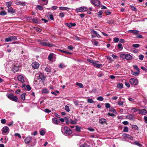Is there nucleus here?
<instances>
[{"label": "nucleus", "mask_w": 147, "mask_h": 147, "mask_svg": "<svg viewBox=\"0 0 147 147\" xmlns=\"http://www.w3.org/2000/svg\"><path fill=\"white\" fill-rule=\"evenodd\" d=\"M105 107L106 108L108 109V108H110V105L109 103H106L105 104Z\"/></svg>", "instance_id": "obj_50"}, {"label": "nucleus", "mask_w": 147, "mask_h": 147, "mask_svg": "<svg viewBox=\"0 0 147 147\" xmlns=\"http://www.w3.org/2000/svg\"><path fill=\"white\" fill-rule=\"evenodd\" d=\"M131 144H134L138 146H139L140 147H142V145L141 144L139 143L137 141H134V143H131Z\"/></svg>", "instance_id": "obj_25"}, {"label": "nucleus", "mask_w": 147, "mask_h": 147, "mask_svg": "<svg viewBox=\"0 0 147 147\" xmlns=\"http://www.w3.org/2000/svg\"><path fill=\"white\" fill-rule=\"evenodd\" d=\"M45 78L46 77H45L42 73H39V75L38 77V79H40L43 82Z\"/></svg>", "instance_id": "obj_13"}, {"label": "nucleus", "mask_w": 147, "mask_h": 147, "mask_svg": "<svg viewBox=\"0 0 147 147\" xmlns=\"http://www.w3.org/2000/svg\"><path fill=\"white\" fill-rule=\"evenodd\" d=\"M73 38L74 40H80V38L76 36H75L73 37Z\"/></svg>", "instance_id": "obj_55"}, {"label": "nucleus", "mask_w": 147, "mask_h": 147, "mask_svg": "<svg viewBox=\"0 0 147 147\" xmlns=\"http://www.w3.org/2000/svg\"><path fill=\"white\" fill-rule=\"evenodd\" d=\"M65 110L67 112H69V107L67 105H65Z\"/></svg>", "instance_id": "obj_46"}, {"label": "nucleus", "mask_w": 147, "mask_h": 147, "mask_svg": "<svg viewBox=\"0 0 147 147\" xmlns=\"http://www.w3.org/2000/svg\"><path fill=\"white\" fill-rule=\"evenodd\" d=\"M32 139V137L31 136H29L27 137L25 139L24 141L26 143L28 144L31 141Z\"/></svg>", "instance_id": "obj_11"}, {"label": "nucleus", "mask_w": 147, "mask_h": 147, "mask_svg": "<svg viewBox=\"0 0 147 147\" xmlns=\"http://www.w3.org/2000/svg\"><path fill=\"white\" fill-rule=\"evenodd\" d=\"M16 4L18 5H19L22 6L26 5V4L24 2H21L20 1H18L16 2Z\"/></svg>", "instance_id": "obj_20"}, {"label": "nucleus", "mask_w": 147, "mask_h": 147, "mask_svg": "<svg viewBox=\"0 0 147 147\" xmlns=\"http://www.w3.org/2000/svg\"><path fill=\"white\" fill-rule=\"evenodd\" d=\"M97 100L100 101H102L103 100V98L102 96H99L97 98Z\"/></svg>", "instance_id": "obj_39"}, {"label": "nucleus", "mask_w": 147, "mask_h": 147, "mask_svg": "<svg viewBox=\"0 0 147 147\" xmlns=\"http://www.w3.org/2000/svg\"><path fill=\"white\" fill-rule=\"evenodd\" d=\"M144 57V55H140L139 56V59L141 60H142L143 59Z\"/></svg>", "instance_id": "obj_63"}, {"label": "nucleus", "mask_w": 147, "mask_h": 147, "mask_svg": "<svg viewBox=\"0 0 147 147\" xmlns=\"http://www.w3.org/2000/svg\"><path fill=\"white\" fill-rule=\"evenodd\" d=\"M61 131L62 133L64 135L70 134L72 133V131L67 127H62Z\"/></svg>", "instance_id": "obj_1"}, {"label": "nucleus", "mask_w": 147, "mask_h": 147, "mask_svg": "<svg viewBox=\"0 0 147 147\" xmlns=\"http://www.w3.org/2000/svg\"><path fill=\"white\" fill-rule=\"evenodd\" d=\"M140 46V45L138 44H134L132 45V47L134 48H138Z\"/></svg>", "instance_id": "obj_34"}, {"label": "nucleus", "mask_w": 147, "mask_h": 147, "mask_svg": "<svg viewBox=\"0 0 147 147\" xmlns=\"http://www.w3.org/2000/svg\"><path fill=\"white\" fill-rule=\"evenodd\" d=\"M117 87L118 88H121L123 87V84L121 83L117 84Z\"/></svg>", "instance_id": "obj_37"}, {"label": "nucleus", "mask_w": 147, "mask_h": 147, "mask_svg": "<svg viewBox=\"0 0 147 147\" xmlns=\"http://www.w3.org/2000/svg\"><path fill=\"white\" fill-rule=\"evenodd\" d=\"M32 21L34 23H38V20L35 18H33L32 19Z\"/></svg>", "instance_id": "obj_45"}, {"label": "nucleus", "mask_w": 147, "mask_h": 147, "mask_svg": "<svg viewBox=\"0 0 147 147\" xmlns=\"http://www.w3.org/2000/svg\"><path fill=\"white\" fill-rule=\"evenodd\" d=\"M37 7L38 8V9L40 10H42L43 9V7H42L38 5L37 6Z\"/></svg>", "instance_id": "obj_56"}, {"label": "nucleus", "mask_w": 147, "mask_h": 147, "mask_svg": "<svg viewBox=\"0 0 147 147\" xmlns=\"http://www.w3.org/2000/svg\"><path fill=\"white\" fill-rule=\"evenodd\" d=\"M32 66L34 69H36L39 67V65L38 63L34 62L32 63Z\"/></svg>", "instance_id": "obj_10"}, {"label": "nucleus", "mask_w": 147, "mask_h": 147, "mask_svg": "<svg viewBox=\"0 0 147 147\" xmlns=\"http://www.w3.org/2000/svg\"><path fill=\"white\" fill-rule=\"evenodd\" d=\"M114 22V21L113 20H108L107 22V23H108L109 24H113Z\"/></svg>", "instance_id": "obj_57"}, {"label": "nucleus", "mask_w": 147, "mask_h": 147, "mask_svg": "<svg viewBox=\"0 0 147 147\" xmlns=\"http://www.w3.org/2000/svg\"><path fill=\"white\" fill-rule=\"evenodd\" d=\"M87 101L88 102L90 103H94L95 102L91 98H89L88 99Z\"/></svg>", "instance_id": "obj_33"}, {"label": "nucleus", "mask_w": 147, "mask_h": 147, "mask_svg": "<svg viewBox=\"0 0 147 147\" xmlns=\"http://www.w3.org/2000/svg\"><path fill=\"white\" fill-rule=\"evenodd\" d=\"M126 56V54H123L120 55V57L122 59H125Z\"/></svg>", "instance_id": "obj_61"}, {"label": "nucleus", "mask_w": 147, "mask_h": 147, "mask_svg": "<svg viewBox=\"0 0 147 147\" xmlns=\"http://www.w3.org/2000/svg\"><path fill=\"white\" fill-rule=\"evenodd\" d=\"M76 130L78 131V132H80V130L81 129V127L80 126H79L78 125L76 126Z\"/></svg>", "instance_id": "obj_29"}, {"label": "nucleus", "mask_w": 147, "mask_h": 147, "mask_svg": "<svg viewBox=\"0 0 147 147\" xmlns=\"http://www.w3.org/2000/svg\"><path fill=\"white\" fill-rule=\"evenodd\" d=\"M139 109H135L134 108H133L131 109V110L134 111V112H135L138 111H139Z\"/></svg>", "instance_id": "obj_58"}, {"label": "nucleus", "mask_w": 147, "mask_h": 147, "mask_svg": "<svg viewBox=\"0 0 147 147\" xmlns=\"http://www.w3.org/2000/svg\"><path fill=\"white\" fill-rule=\"evenodd\" d=\"M129 7L131 8V9L134 11H137V9L135 7L132 6V5H130Z\"/></svg>", "instance_id": "obj_43"}, {"label": "nucleus", "mask_w": 147, "mask_h": 147, "mask_svg": "<svg viewBox=\"0 0 147 147\" xmlns=\"http://www.w3.org/2000/svg\"><path fill=\"white\" fill-rule=\"evenodd\" d=\"M74 103L76 106H78L79 103V101L77 100H74Z\"/></svg>", "instance_id": "obj_49"}, {"label": "nucleus", "mask_w": 147, "mask_h": 147, "mask_svg": "<svg viewBox=\"0 0 147 147\" xmlns=\"http://www.w3.org/2000/svg\"><path fill=\"white\" fill-rule=\"evenodd\" d=\"M26 95V93H24L22 94L21 96V99L22 100H24L25 98V96Z\"/></svg>", "instance_id": "obj_27"}, {"label": "nucleus", "mask_w": 147, "mask_h": 147, "mask_svg": "<svg viewBox=\"0 0 147 147\" xmlns=\"http://www.w3.org/2000/svg\"><path fill=\"white\" fill-rule=\"evenodd\" d=\"M39 44L44 46H47L50 47L54 46L53 44L52 43L50 42H45L42 41H40Z\"/></svg>", "instance_id": "obj_4"}, {"label": "nucleus", "mask_w": 147, "mask_h": 147, "mask_svg": "<svg viewBox=\"0 0 147 147\" xmlns=\"http://www.w3.org/2000/svg\"><path fill=\"white\" fill-rule=\"evenodd\" d=\"M106 122V120L105 119L102 118L99 119V123L102 125L105 123Z\"/></svg>", "instance_id": "obj_23"}, {"label": "nucleus", "mask_w": 147, "mask_h": 147, "mask_svg": "<svg viewBox=\"0 0 147 147\" xmlns=\"http://www.w3.org/2000/svg\"><path fill=\"white\" fill-rule=\"evenodd\" d=\"M109 111H110L113 112V113H116V111L113 108H111L109 109Z\"/></svg>", "instance_id": "obj_47"}, {"label": "nucleus", "mask_w": 147, "mask_h": 147, "mask_svg": "<svg viewBox=\"0 0 147 147\" xmlns=\"http://www.w3.org/2000/svg\"><path fill=\"white\" fill-rule=\"evenodd\" d=\"M18 80L20 81L22 83L24 82V77L22 75H19L17 77Z\"/></svg>", "instance_id": "obj_15"}, {"label": "nucleus", "mask_w": 147, "mask_h": 147, "mask_svg": "<svg viewBox=\"0 0 147 147\" xmlns=\"http://www.w3.org/2000/svg\"><path fill=\"white\" fill-rule=\"evenodd\" d=\"M53 53L50 54L48 56V59L49 60H51L53 57Z\"/></svg>", "instance_id": "obj_32"}, {"label": "nucleus", "mask_w": 147, "mask_h": 147, "mask_svg": "<svg viewBox=\"0 0 147 147\" xmlns=\"http://www.w3.org/2000/svg\"><path fill=\"white\" fill-rule=\"evenodd\" d=\"M59 50L60 51H61V52H62L63 53H65L69 54H71V53H70L66 51H64L62 50H61V49H59Z\"/></svg>", "instance_id": "obj_42"}, {"label": "nucleus", "mask_w": 147, "mask_h": 147, "mask_svg": "<svg viewBox=\"0 0 147 147\" xmlns=\"http://www.w3.org/2000/svg\"><path fill=\"white\" fill-rule=\"evenodd\" d=\"M8 12L9 13H13L16 12V11L15 9L12 8V7H10L8 9Z\"/></svg>", "instance_id": "obj_17"}, {"label": "nucleus", "mask_w": 147, "mask_h": 147, "mask_svg": "<svg viewBox=\"0 0 147 147\" xmlns=\"http://www.w3.org/2000/svg\"><path fill=\"white\" fill-rule=\"evenodd\" d=\"M98 61H95L93 64V65L97 68H99L100 67L102 66V65L98 63Z\"/></svg>", "instance_id": "obj_14"}, {"label": "nucleus", "mask_w": 147, "mask_h": 147, "mask_svg": "<svg viewBox=\"0 0 147 147\" xmlns=\"http://www.w3.org/2000/svg\"><path fill=\"white\" fill-rule=\"evenodd\" d=\"M22 88L23 90L26 91H29L31 89V87L29 85H26L25 84L22 85Z\"/></svg>", "instance_id": "obj_8"}, {"label": "nucleus", "mask_w": 147, "mask_h": 147, "mask_svg": "<svg viewBox=\"0 0 147 147\" xmlns=\"http://www.w3.org/2000/svg\"><path fill=\"white\" fill-rule=\"evenodd\" d=\"M65 67V66L62 63H60L59 65V67L61 68H63Z\"/></svg>", "instance_id": "obj_59"}, {"label": "nucleus", "mask_w": 147, "mask_h": 147, "mask_svg": "<svg viewBox=\"0 0 147 147\" xmlns=\"http://www.w3.org/2000/svg\"><path fill=\"white\" fill-rule=\"evenodd\" d=\"M118 105L120 106H122L123 105V102L121 101H118L117 102Z\"/></svg>", "instance_id": "obj_62"}, {"label": "nucleus", "mask_w": 147, "mask_h": 147, "mask_svg": "<svg viewBox=\"0 0 147 147\" xmlns=\"http://www.w3.org/2000/svg\"><path fill=\"white\" fill-rule=\"evenodd\" d=\"M140 72V71H137V72H134L131 71V73L132 75H135V76H137L138 75Z\"/></svg>", "instance_id": "obj_28"}, {"label": "nucleus", "mask_w": 147, "mask_h": 147, "mask_svg": "<svg viewBox=\"0 0 147 147\" xmlns=\"http://www.w3.org/2000/svg\"><path fill=\"white\" fill-rule=\"evenodd\" d=\"M6 120L5 119H3L1 120V122L2 123L5 124L6 123Z\"/></svg>", "instance_id": "obj_60"}, {"label": "nucleus", "mask_w": 147, "mask_h": 147, "mask_svg": "<svg viewBox=\"0 0 147 147\" xmlns=\"http://www.w3.org/2000/svg\"><path fill=\"white\" fill-rule=\"evenodd\" d=\"M126 117L127 118L129 119L130 120H133L134 118V116L131 114H130L129 115H127Z\"/></svg>", "instance_id": "obj_26"}, {"label": "nucleus", "mask_w": 147, "mask_h": 147, "mask_svg": "<svg viewBox=\"0 0 147 147\" xmlns=\"http://www.w3.org/2000/svg\"><path fill=\"white\" fill-rule=\"evenodd\" d=\"M2 131L3 133H9V129L8 127L5 126L2 129Z\"/></svg>", "instance_id": "obj_12"}, {"label": "nucleus", "mask_w": 147, "mask_h": 147, "mask_svg": "<svg viewBox=\"0 0 147 147\" xmlns=\"http://www.w3.org/2000/svg\"><path fill=\"white\" fill-rule=\"evenodd\" d=\"M77 121V120L76 119H75L74 120H72L71 119L70 120V121L69 122H66V123L67 124H69L70 123L72 124H75L76 123Z\"/></svg>", "instance_id": "obj_18"}, {"label": "nucleus", "mask_w": 147, "mask_h": 147, "mask_svg": "<svg viewBox=\"0 0 147 147\" xmlns=\"http://www.w3.org/2000/svg\"><path fill=\"white\" fill-rule=\"evenodd\" d=\"M45 70L47 72H50L51 71V69L50 68H49L47 67L45 69Z\"/></svg>", "instance_id": "obj_51"}, {"label": "nucleus", "mask_w": 147, "mask_h": 147, "mask_svg": "<svg viewBox=\"0 0 147 147\" xmlns=\"http://www.w3.org/2000/svg\"><path fill=\"white\" fill-rule=\"evenodd\" d=\"M17 38L16 36H12L5 38V42H9L17 40Z\"/></svg>", "instance_id": "obj_3"}, {"label": "nucleus", "mask_w": 147, "mask_h": 147, "mask_svg": "<svg viewBox=\"0 0 147 147\" xmlns=\"http://www.w3.org/2000/svg\"><path fill=\"white\" fill-rule=\"evenodd\" d=\"M80 147H90V146L88 144H84L81 145L80 146Z\"/></svg>", "instance_id": "obj_41"}, {"label": "nucleus", "mask_w": 147, "mask_h": 147, "mask_svg": "<svg viewBox=\"0 0 147 147\" xmlns=\"http://www.w3.org/2000/svg\"><path fill=\"white\" fill-rule=\"evenodd\" d=\"M129 82L131 84L133 85H137L138 84V80L134 78L131 79L129 80Z\"/></svg>", "instance_id": "obj_6"}, {"label": "nucleus", "mask_w": 147, "mask_h": 147, "mask_svg": "<svg viewBox=\"0 0 147 147\" xmlns=\"http://www.w3.org/2000/svg\"><path fill=\"white\" fill-rule=\"evenodd\" d=\"M128 131V128L126 126L123 129V131L125 132H127Z\"/></svg>", "instance_id": "obj_38"}, {"label": "nucleus", "mask_w": 147, "mask_h": 147, "mask_svg": "<svg viewBox=\"0 0 147 147\" xmlns=\"http://www.w3.org/2000/svg\"><path fill=\"white\" fill-rule=\"evenodd\" d=\"M14 136L16 137L18 136L19 138H21V136L19 133H16L14 134Z\"/></svg>", "instance_id": "obj_44"}, {"label": "nucleus", "mask_w": 147, "mask_h": 147, "mask_svg": "<svg viewBox=\"0 0 147 147\" xmlns=\"http://www.w3.org/2000/svg\"><path fill=\"white\" fill-rule=\"evenodd\" d=\"M137 35L136 36V37L137 38H143V36L141 35H140L139 34H137Z\"/></svg>", "instance_id": "obj_52"}, {"label": "nucleus", "mask_w": 147, "mask_h": 147, "mask_svg": "<svg viewBox=\"0 0 147 147\" xmlns=\"http://www.w3.org/2000/svg\"><path fill=\"white\" fill-rule=\"evenodd\" d=\"M119 40V39L117 37H115L114 38V41L116 42H117Z\"/></svg>", "instance_id": "obj_53"}, {"label": "nucleus", "mask_w": 147, "mask_h": 147, "mask_svg": "<svg viewBox=\"0 0 147 147\" xmlns=\"http://www.w3.org/2000/svg\"><path fill=\"white\" fill-rule=\"evenodd\" d=\"M6 95L7 97L10 100L17 102L18 101V98L16 96H14L13 94L11 93H7Z\"/></svg>", "instance_id": "obj_2"}, {"label": "nucleus", "mask_w": 147, "mask_h": 147, "mask_svg": "<svg viewBox=\"0 0 147 147\" xmlns=\"http://www.w3.org/2000/svg\"><path fill=\"white\" fill-rule=\"evenodd\" d=\"M144 120L146 123L147 124V117L144 116Z\"/></svg>", "instance_id": "obj_64"}, {"label": "nucleus", "mask_w": 147, "mask_h": 147, "mask_svg": "<svg viewBox=\"0 0 147 147\" xmlns=\"http://www.w3.org/2000/svg\"><path fill=\"white\" fill-rule=\"evenodd\" d=\"M130 32L133 33L134 34L137 35L138 34L139 31L136 30H130L128 31Z\"/></svg>", "instance_id": "obj_22"}, {"label": "nucleus", "mask_w": 147, "mask_h": 147, "mask_svg": "<svg viewBox=\"0 0 147 147\" xmlns=\"http://www.w3.org/2000/svg\"><path fill=\"white\" fill-rule=\"evenodd\" d=\"M59 8L60 10H67L68 9H70L69 8L66 7H59Z\"/></svg>", "instance_id": "obj_31"}, {"label": "nucleus", "mask_w": 147, "mask_h": 147, "mask_svg": "<svg viewBox=\"0 0 147 147\" xmlns=\"http://www.w3.org/2000/svg\"><path fill=\"white\" fill-rule=\"evenodd\" d=\"M134 68L137 70V71H140L139 68L138 67V66L136 65H134L133 66Z\"/></svg>", "instance_id": "obj_40"}, {"label": "nucleus", "mask_w": 147, "mask_h": 147, "mask_svg": "<svg viewBox=\"0 0 147 147\" xmlns=\"http://www.w3.org/2000/svg\"><path fill=\"white\" fill-rule=\"evenodd\" d=\"M147 111L145 109H142L141 110H139V114L141 115H146L147 114Z\"/></svg>", "instance_id": "obj_16"}, {"label": "nucleus", "mask_w": 147, "mask_h": 147, "mask_svg": "<svg viewBox=\"0 0 147 147\" xmlns=\"http://www.w3.org/2000/svg\"><path fill=\"white\" fill-rule=\"evenodd\" d=\"M125 58L127 60H131L132 59V56L129 54H126V56Z\"/></svg>", "instance_id": "obj_21"}, {"label": "nucleus", "mask_w": 147, "mask_h": 147, "mask_svg": "<svg viewBox=\"0 0 147 147\" xmlns=\"http://www.w3.org/2000/svg\"><path fill=\"white\" fill-rule=\"evenodd\" d=\"M53 122L55 124H58L59 122L58 119L56 118H53L52 119Z\"/></svg>", "instance_id": "obj_19"}, {"label": "nucleus", "mask_w": 147, "mask_h": 147, "mask_svg": "<svg viewBox=\"0 0 147 147\" xmlns=\"http://www.w3.org/2000/svg\"><path fill=\"white\" fill-rule=\"evenodd\" d=\"M7 13L5 11H1L0 13V15L1 16H4Z\"/></svg>", "instance_id": "obj_35"}, {"label": "nucleus", "mask_w": 147, "mask_h": 147, "mask_svg": "<svg viewBox=\"0 0 147 147\" xmlns=\"http://www.w3.org/2000/svg\"><path fill=\"white\" fill-rule=\"evenodd\" d=\"M118 48L120 50H121L123 49V47L122 44L119 43L118 45Z\"/></svg>", "instance_id": "obj_36"}, {"label": "nucleus", "mask_w": 147, "mask_h": 147, "mask_svg": "<svg viewBox=\"0 0 147 147\" xmlns=\"http://www.w3.org/2000/svg\"><path fill=\"white\" fill-rule=\"evenodd\" d=\"M87 8L84 7H81L78 8L76 9V11L77 12H82L87 11Z\"/></svg>", "instance_id": "obj_5"}, {"label": "nucleus", "mask_w": 147, "mask_h": 147, "mask_svg": "<svg viewBox=\"0 0 147 147\" xmlns=\"http://www.w3.org/2000/svg\"><path fill=\"white\" fill-rule=\"evenodd\" d=\"M45 129H41L39 130L40 134L41 135L44 136L45 134Z\"/></svg>", "instance_id": "obj_24"}, {"label": "nucleus", "mask_w": 147, "mask_h": 147, "mask_svg": "<svg viewBox=\"0 0 147 147\" xmlns=\"http://www.w3.org/2000/svg\"><path fill=\"white\" fill-rule=\"evenodd\" d=\"M124 137V139L126 140L125 138L129 139L131 140H132L133 139V137L131 135L126 134H123L122 135Z\"/></svg>", "instance_id": "obj_9"}, {"label": "nucleus", "mask_w": 147, "mask_h": 147, "mask_svg": "<svg viewBox=\"0 0 147 147\" xmlns=\"http://www.w3.org/2000/svg\"><path fill=\"white\" fill-rule=\"evenodd\" d=\"M11 2H8L6 4V6L7 7H8V8H9L10 7H11Z\"/></svg>", "instance_id": "obj_48"}, {"label": "nucleus", "mask_w": 147, "mask_h": 147, "mask_svg": "<svg viewBox=\"0 0 147 147\" xmlns=\"http://www.w3.org/2000/svg\"><path fill=\"white\" fill-rule=\"evenodd\" d=\"M102 11H100L97 14L100 17H101L102 16Z\"/></svg>", "instance_id": "obj_54"}, {"label": "nucleus", "mask_w": 147, "mask_h": 147, "mask_svg": "<svg viewBox=\"0 0 147 147\" xmlns=\"http://www.w3.org/2000/svg\"><path fill=\"white\" fill-rule=\"evenodd\" d=\"M91 3L97 7L99 6L100 3L99 0H92L91 1Z\"/></svg>", "instance_id": "obj_7"}, {"label": "nucleus", "mask_w": 147, "mask_h": 147, "mask_svg": "<svg viewBox=\"0 0 147 147\" xmlns=\"http://www.w3.org/2000/svg\"><path fill=\"white\" fill-rule=\"evenodd\" d=\"M76 85L78 86L80 88H83L84 87L82 84L80 83L77 82Z\"/></svg>", "instance_id": "obj_30"}]
</instances>
